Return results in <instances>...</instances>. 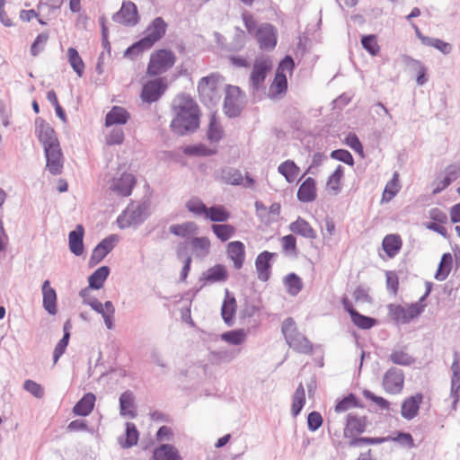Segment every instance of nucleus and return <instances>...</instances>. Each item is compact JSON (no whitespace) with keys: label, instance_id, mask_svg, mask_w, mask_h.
Returning <instances> with one entry per match:
<instances>
[{"label":"nucleus","instance_id":"69168bd1","mask_svg":"<svg viewBox=\"0 0 460 460\" xmlns=\"http://www.w3.org/2000/svg\"><path fill=\"white\" fill-rule=\"evenodd\" d=\"M235 33L232 42L229 44L227 49L229 51L237 52L243 49L245 45V32L240 27H235Z\"/></svg>","mask_w":460,"mask_h":460},{"label":"nucleus","instance_id":"680f3d73","mask_svg":"<svg viewBox=\"0 0 460 460\" xmlns=\"http://www.w3.org/2000/svg\"><path fill=\"white\" fill-rule=\"evenodd\" d=\"M49 39V31H43L37 35L31 46V54L33 57H37L41 53Z\"/></svg>","mask_w":460,"mask_h":460},{"label":"nucleus","instance_id":"09e8293b","mask_svg":"<svg viewBox=\"0 0 460 460\" xmlns=\"http://www.w3.org/2000/svg\"><path fill=\"white\" fill-rule=\"evenodd\" d=\"M67 58L68 62L75 74L79 77L83 76L84 72V63L78 51L75 48H69L67 49Z\"/></svg>","mask_w":460,"mask_h":460},{"label":"nucleus","instance_id":"052dcab7","mask_svg":"<svg viewBox=\"0 0 460 460\" xmlns=\"http://www.w3.org/2000/svg\"><path fill=\"white\" fill-rule=\"evenodd\" d=\"M344 177V167L339 164L334 172L328 177L327 185L336 193L341 191L340 183Z\"/></svg>","mask_w":460,"mask_h":460},{"label":"nucleus","instance_id":"4d7b16f0","mask_svg":"<svg viewBox=\"0 0 460 460\" xmlns=\"http://www.w3.org/2000/svg\"><path fill=\"white\" fill-rule=\"evenodd\" d=\"M361 45L371 56H376L379 53L380 48L375 34L363 35L361 37Z\"/></svg>","mask_w":460,"mask_h":460},{"label":"nucleus","instance_id":"9d476101","mask_svg":"<svg viewBox=\"0 0 460 460\" xmlns=\"http://www.w3.org/2000/svg\"><path fill=\"white\" fill-rule=\"evenodd\" d=\"M113 22L133 27L139 22V14L135 3L123 1L120 9L112 15Z\"/></svg>","mask_w":460,"mask_h":460},{"label":"nucleus","instance_id":"ddd939ff","mask_svg":"<svg viewBox=\"0 0 460 460\" xmlns=\"http://www.w3.org/2000/svg\"><path fill=\"white\" fill-rule=\"evenodd\" d=\"M276 252L263 251L260 252L255 259V269L258 279L262 282H267L271 276L272 260L277 257Z\"/></svg>","mask_w":460,"mask_h":460},{"label":"nucleus","instance_id":"a19ab883","mask_svg":"<svg viewBox=\"0 0 460 460\" xmlns=\"http://www.w3.org/2000/svg\"><path fill=\"white\" fill-rule=\"evenodd\" d=\"M453 265V257L450 252H445L443 253L440 262L438 264V267L437 269V271L435 273V279L438 281L445 280L451 270Z\"/></svg>","mask_w":460,"mask_h":460},{"label":"nucleus","instance_id":"6ab92c4d","mask_svg":"<svg viewBox=\"0 0 460 460\" xmlns=\"http://www.w3.org/2000/svg\"><path fill=\"white\" fill-rule=\"evenodd\" d=\"M423 398L424 396L421 393H417L404 399L401 407L402 417L408 420L414 419L419 414Z\"/></svg>","mask_w":460,"mask_h":460},{"label":"nucleus","instance_id":"a18cd8bd","mask_svg":"<svg viewBox=\"0 0 460 460\" xmlns=\"http://www.w3.org/2000/svg\"><path fill=\"white\" fill-rule=\"evenodd\" d=\"M212 232L221 242H226L235 234V227L229 224H214L211 226Z\"/></svg>","mask_w":460,"mask_h":460},{"label":"nucleus","instance_id":"412c9836","mask_svg":"<svg viewBox=\"0 0 460 460\" xmlns=\"http://www.w3.org/2000/svg\"><path fill=\"white\" fill-rule=\"evenodd\" d=\"M402 60L405 66L418 72L416 76L418 85L422 86L428 82V69L422 62L406 54L402 56Z\"/></svg>","mask_w":460,"mask_h":460},{"label":"nucleus","instance_id":"9b49d317","mask_svg":"<svg viewBox=\"0 0 460 460\" xmlns=\"http://www.w3.org/2000/svg\"><path fill=\"white\" fill-rule=\"evenodd\" d=\"M119 237L117 234H110L102 239L93 250L89 260V265L93 267L100 263L115 247Z\"/></svg>","mask_w":460,"mask_h":460},{"label":"nucleus","instance_id":"5701e85b","mask_svg":"<svg viewBox=\"0 0 460 460\" xmlns=\"http://www.w3.org/2000/svg\"><path fill=\"white\" fill-rule=\"evenodd\" d=\"M297 199L303 203H309L315 200L316 193V181L314 178H306L299 186L297 193Z\"/></svg>","mask_w":460,"mask_h":460},{"label":"nucleus","instance_id":"2eb2a0df","mask_svg":"<svg viewBox=\"0 0 460 460\" xmlns=\"http://www.w3.org/2000/svg\"><path fill=\"white\" fill-rule=\"evenodd\" d=\"M367 425V417H359L357 413L349 412L346 417V426L344 428V437L352 438L355 434H362L366 431Z\"/></svg>","mask_w":460,"mask_h":460},{"label":"nucleus","instance_id":"e433bc0d","mask_svg":"<svg viewBox=\"0 0 460 460\" xmlns=\"http://www.w3.org/2000/svg\"><path fill=\"white\" fill-rule=\"evenodd\" d=\"M359 398L353 393H349L348 395L343 396L341 399L338 400L335 404V411L342 412L346 411L350 408H363Z\"/></svg>","mask_w":460,"mask_h":460},{"label":"nucleus","instance_id":"7c9ffc66","mask_svg":"<svg viewBox=\"0 0 460 460\" xmlns=\"http://www.w3.org/2000/svg\"><path fill=\"white\" fill-rule=\"evenodd\" d=\"M402 246V241L399 234H386L382 241V248L387 257L394 258L399 252L401 251Z\"/></svg>","mask_w":460,"mask_h":460},{"label":"nucleus","instance_id":"bb28decb","mask_svg":"<svg viewBox=\"0 0 460 460\" xmlns=\"http://www.w3.org/2000/svg\"><path fill=\"white\" fill-rule=\"evenodd\" d=\"M41 289L43 294L44 309L50 315H55L58 313L56 290L50 287V282L49 279L43 281Z\"/></svg>","mask_w":460,"mask_h":460},{"label":"nucleus","instance_id":"1a4fd4ad","mask_svg":"<svg viewBox=\"0 0 460 460\" xmlns=\"http://www.w3.org/2000/svg\"><path fill=\"white\" fill-rule=\"evenodd\" d=\"M384 390L390 394H398L404 385V373L401 368L392 367L387 369L383 377Z\"/></svg>","mask_w":460,"mask_h":460},{"label":"nucleus","instance_id":"cd10ccee","mask_svg":"<svg viewBox=\"0 0 460 460\" xmlns=\"http://www.w3.org/2000/svg\"><path fill=\"white\" fill-rule=\"evenodd\" d=\"M289 230L297 235H300L304 238L314 240L317 238L316 231L311 226V225L301 217H298L297 219L292 222L289 226Z\"/></svg>","mask_w":460,"mask_h":460},{"label":"nucleus","instance_id":"dca6fc26","mask_svg":"<svg viewBox=\"0 0 460 460\" xmlns=\"http://www.w3.org/2000/svg\"><path fill=\"white\" fill-rule=\"evenodd\" d=\"M229 273L224 264L217 263L202 273L199 281L203 282L201 288L207 284L226 282Z\"/></svg>","mask_w":460,"mask_h":460},{"label":"nucleus","instance_id":"bf43d9fd","mask_svg":"<svg viewBox=\"0 0 460 460\" xmlns=\"http://www.w3.org/2000/svg\"><path fill=\"white\" fill-rule=\"evenodd\" d=\"M389 359L395 365L411 366L415 362V358L402 350H394L389 355Z\"/></svg>","mask_w":460,"mask_h":460},{"label":"nucleus","instance_id":"13d9d810","mask_svg":"<svg viewBox=\"0 0 460 460\" xmlns=\"http://www.w3.org/2000/svg\"><path fill=\"white\" fill-rule=\"evenodd\" d=\"M423 45L433 47L436 49L439 50L444 55H447L451 53L453 47L450 43L446 42L438 38H424L423 39Z\"/></svg>","mask_w":460,"mask_h":460},{"label":"nucleus","instance_id":"5fc2aeb1","mask_svg":"<svg viewBox=\"0 0 460 460\" xmlns=\"http://www.w3.org/2000/svg\"><path fill=\"white\" fill-rule=\"evenodd\" d=\"M387 441H389V438H385V437H353L349 441V446L352 447H358L363 445H380Z\"/></svg>","mask_w":460,"mask_h":460},{"label":"nucleus","instance_id":"49530a36","mask_svg":"<svg viewBox=\"0 0 460 460\" xmlns=\"http://www.w3.org/2000/svg\"><path fill=\"white\" fill-rule=\"evenodd\" d=\"M221 180L226 184L241 185L243 183V177L238 169L226 167L221 171Z\"/></svg>","mask_w":460,"mask_h":460},{"label":"nucleus","instance_id":"603ef678","mask_svg":"<svg viewBox=\"0 0 460 460\" xmlns=\"http://www.w3.org/2000/svg\"><path fill=\"white\" fill-rule=\"evenodd\" d=\"M354 325L361 330H369L377 325V319L360 314L358 311L350 318Z\"/></svg>","mask_w":460,"mask_h":460},{"label":"nucleus","instance_id":"79ce46f5","mask_svg":"<svg viewBox=\"0 0 460 460\" xmlns=\"http://www.w3.org/2000/svg\"><path fill=\"white\" fill-rule=\"evenodd\" d=\"M305 404V388L302 383L298 385L296 387L293 397H292V405H291V414L294 418L298 416L302 411L304 406Z\"/></svg>","mask_w":460,"mask_h":460},{"label":"nucleus","instance_id":"4c0bfd02","mask_svg":"<svg viewBox=\"0 0 460 460\" xmlns=\"http://www.w3.org/2000/svg\"><path fill=\"white\" fill-rule=\"evenodd\" d=\"M288 91V79L282 71H276L274 79L270 86V95L276 97Z\"/></svg>","mask_w":460,"mask_h":460},{"label":"nucleus","instance_id":"f257e3e1","mask_svg":"<svg viewBox=\"0 0 460 460\" xmlns=\"http://www.w3.org/2000/svg\"><path fill=\"white\" fill-rule=\"evenodd\" d=\"M175 117L171 121L172 131L179 136L194 133L199 127V109L190 97L184 96L177 106H173Z\"/></svg>","mask_w":460,"mask_h":460},{"label":"nucleus","instance_id":"3c124183","mask_svg":"<svg viewBox=\"0 0 460 460\" xmlns=\"http://www.w3.org/2000/svg\"><path fill=\"white\" fill-rule=\"evenodd\" d=\"M152 47L143 38L128 46L124 51V57L134 60L137 56Z\"/></svg>","mask_w":460,"mask_h":460},{"label":"nucleus","instance_id":"c85d7f7f","mask_svg":"<svg viewBox=\"0 0 460 460\" xmlns=\"http://www.w3.org/2000/svg\"><path fill=\"white\" fill-rule=\"evenodd\" d=\"M129 119L130 114L125 108L113 106L105 116V126L125 125Z\"/></svg>","mask_w":460,"mask_h":460},{"label":"nucleus","instance_id":"393cba45","mask_svg":"<svg viewBox=\"0 0 460 460\" xmlns=\"http://www.w3.org/2000/svg\"><path fill=\"white\" fill-rule=\"evenodd\" d=\"M139 439V431L133 422H126L125 433L118 438V444L123 449H128L136 446Z\"/></svg>","mask_w":460,"mask_h":460},{"label":"nucleus","instance_id":"20e7f679","mask_svg":"<svg viewBox=\"0 0 460 460\" xmlns=\"http://www.w3.org/2000/svg\"><path fill=\"white\" fill-rule=\"evenodd\" d=\"M244 99L245 94L240 87L227 84L223 104L225 114L230 119L239 117L245 107Z\"/></svg>","mask_w":460,"mask_h":460},{"label":"nucleus","instance_id":"4be33fe9","mask_svg":"<svg viewBox=\"0 0 460 460\" xmlns=\"http://www.w3.org/2000/svg\"><path fill=\"white\" fill-rule=\"evenodd\" d=\"M236 299L231 295L229 290L226 289V296L221 306V316L225 323L228 326L234 324V319L236 313Z\"/></svg>","mask_w":460,"mask_h":460},{"label":"nucleus","instance_id":"423d86ee","mask_svg":"<svg viewBox=\"0 0 460 460\" xmlns=\"http://www.w3.org/2000/svg\"><path fill=\"white\" fill-rule=\"evenodd\" d=\"M46 158V168L52 175H59L64 168V155L60 143L43 147Z\"/></svg>","mask_w":460,"mask_h":460},{"label":"nucleus","instance_id":"e2e57ef3","mask_svg":"<svg viewBox=\"0 0 460 460\" xmlns=\"http://www.w3.org/2000/svg\"><path fill=\"white\" fill-rule=\"evenodd\" d=\"M388 315L396 323H407L405 307L402 305L389 304L387 305Z\"/></svg>","mask_w":460,"mask_h":460},{"label":"nucleus","instance_id":"0e129e2a","mask_svg":"<svg viewBox=\"0 0 460 460\" xmlns=\"http://www.w3.org/2000/svg\"><path fill=\"white\" fill-rule=\"evenodd\" d=\"M385 438H389V441H394L399 443L402 446L407 447L409 448L414 447V439L411 433L405 431H397L395 436H387Z\"/></svg>","mask_w":460,"mask_h":460},{"label":"nucleus","instance_id":"6e6552de","mask_svg":"<svg viewBox=\"0 0 460 460\" xmlns=\"http://www.w3.org/2000/svg\"><path fill=\"white\" fill-rule=\"evenodd\" d=\"M167 89L165 78L157 77L148 80L142 86L140 97L144 102L153 103L157 102Z\"/></svg>","mask_w":460,"mask_h":460},{"label":"nucleus","instance_id":"a211bd4d","mask_svg":"<svg viewBox=\"0 0 460 460\" xmlns=\"http://www.w3.org/2000/svg\"><path fill=\"white\" fill-rule=\"evenodd\" d=\"M271 69V64L267 60L255 61L250 75V81L253 92H258L265 81L268 72Z\"/></svg>","mask_w":460,"mask_h":460},{"label":"nucleus","instance_id":"f03ea898","mask_svg":"<svg viewBox=\"0 0 460 460\" xmlns=\"http://www.w3.org/2000/svg\"><path fill=\"white\" fill-rule=\"evenodd\" d=\"M281 332L286 342L293 350L301 354L313 353L312 342L297 331L296 322L292 317H288L283 321Z\"/></svg>","mask_w":460,"mask_h":460},{"label":"nucleus","instance_id":"473e14b6","mask_svg":"<svg viewBox=\"0 0 460 460\" xmlns=\"http://www.w3.org/2000/svg\"><path fill=\"white\" fill-rule=\"evenodd\" d=\"M149 207L150 202L148 199L138 203L137 207L131 211L129 215L130 222L126 224V226H139L143 224L149 216Z\"/></svg>","mask_w":460,"mask_h":460},{"label":"nucleus","instance_id":"7ed1b4c3","mask_svg":"<svg viewBox=\"0 0 460 460\" xmlns=\"http://www.w3.org/2000/svg\"><path fill=\"white\" fill-rule=\"evenodd\" d=\"M175 61L176 56L172 50L167 49H157L150 56L146 74L149 76H158L172 68Z\"/></svg>","mask_w":460,"mask_h":460},{"label":"nucleus","instance_id":"f704fd0d","mask_svg":"<svg viewBox=\"0 0 460 460\" xmlns=\"http://www.w3.org/2000/svg\"><path fill=\"white\" fill-rule=\"evenodd\" d=\"M182 153L188 156L204 157V156H210V155H216L217 150L208 147L203 143H199V144H195V145H188V146H183Z\"/></svg>","mask_w":460,"mask_h":460},{"label":"nucleus","instance_id":"de8ad7c7","mask_svg":"<svg viewBox=\"0 0 460 460\" xmlns=\"http://www.w3.org/2000/svg\"><path fill=\"white\" fill-rule=\"evenodd\" d=\"M198 232V226L194 222H185L183 224L172 225L170 233L176 236L187 237Z\"/></svg>","mask_w":460,"mask_h":460},{"label":"nucleus","instance_id":"f3484780","mask_svg":"<svg viewBox=\"0 0 460 460\" xmlns=\"http://www.w3.org/2000/svg\"><path fill=\"white\" fill-rule=\"evenodd\" d=\"M226 256L233 261L234 270H240L243 268L245 261V245L241 241H232L226 244Z\"/></svg>","mask_w":460,"mask_h":460},{"label":"nucleus","instance_id":"37998d69","mask_svg":"<svg viewBox=\"0 0 460 460\" xmlns=\"http://www.w3.org/2000/svg\"><path fill=\"white\" fill-rule=\"evenodd\" d=\"M229 211L222 205H213L208 208L206 217L212 222H226L229 219Z\"/></svg>","mask_w":460,"mask_h":460},{"label":"nucleus","instance_id":"338daca9","mask_svg":"<svg viewBox=\"0 0 460 460\" xmlns=\"http://www.w3.org/2000/svg\"><path fill=\"white\" fill-rule=\"evenodd\" d=\"M330 157L333 160L342 162L349 166H353L355 164L353 155L347 149L339 148L332 150L330 154Z\"/></svg>","mask_w":460,"mask_h":460},{"label":"nucleus","instance_id":"c03bdc74","mask_svg":"<svg viewBox=\"0 0 460 460\" xmlns=\"http://www.w3.org/2000/svg\"><path fill=\"white\" fill-rule=\"evenodd\" d=\"M247 337L244 329H234L225 332L221 334V340L234 346L243 344Z\"/></svg>","mask_w":460,"mask_h":460},{"label":"nucleus","instance_id":"8fccbe9b","mask_svg":"<svg viewBox=\"0 0 460 460\" xmlns=\"http://www.w3.org/2000/svg\"><path fill=\"white\" fill-rule=\"evenodd\" d=\"M223 136L224 131L219 123L217 121L216 115L212 114L208 124L207 138L211 143H217L223 138Z\"/></svg>","mask_w":460,"mask_h":460},{"label":"nucleus","instance_id":"58836bf2","mask_svg":"<svg viewBox=\"0 0 460 460\" xmlns=\"http://www.w3.org/2000/svg\"><path fill=\"white\" fill-rule=\"evenodd\" d=\"M196 257H205L210 252V241L206 236L192 237L190 241Z\"/></svg>","mask_w":460,"mask_h":460},{"label":"nucleus","instance_id":"c9c22d12","mask_svg":"<svg viewBox=\"0 0 460 460\" xmlns=\"http://www.w3.org/2000/svg\"><path fill=\"white\" fill-rule=\"evenodd\" d=\"M283 284L287 292L293 296L298 295L304 288L302 279L295 272L286 275L283 279Z\"/></svg>","mask_w":460,"mask_h":460},{"label":"nucleus","instance_id":"6e6d98bb","mask_svg":"<svg viewBox=\"0 0 460 460\" xmlns=\"http://www.w3.org/2000/svg\"><path fill=\"white\" fill-rule=\"evenodd\" d=\"M282 251L285 254L296 257L298 249L296 246V238L294 234H287L281 238Z\"/></svg>","mask_w":460,"mask_h":460},{"label":"nucleus","instance_id":"a878e982","mask_svg":"<svg viewBox=\"0 0 460 460\" xmlns=\"http://www.w3.org/2000/svg\"><path fill=\"white\" fill-rule=\"evenodd\" d=\"M96 396L93 393H86L83 397L74 405L72 412L75 416L86 417L91 414L94 409Z\"/></svg>","mask_w":460,"mask_h":460},{"label":"nucleus","instance_id":"f8f14e48","mask_svg":"<svg viewBox=\"0 0 460 460\" xmlns=\"http://www.w3.org/2000/svg\"><path fill=\"white\" fill-rule=\"evenodd\" d=\"M35 134L43 147L59 143L53 127L40 117L35 119Z\"/></svg>","mask_w":460,"mask_h":460},{"label":"nucleus","instance_id":"4468645a","mask_svg":"<svg viewBox=\"0 0 460 460\" xmlns=\"http://www.w3.org/2000/svg\"><path fill=\"white\" fill-rule=\"evenodd\" d=\"M167 23L163 17L155 18L146 30V35L142 37L145 41L153 47L166 33Z\"/></svg>","mask_w":460,"mask_h":460},{"label":"nucleus","instance_id":"72a5a7b5","mask_svg":"<svg viewBox=\"0 0 460 460\" xmlns=\"http://www.w3.org/2000/svg\"><path fill=\"white\" fill-rule=\"evenodd\" d=\"M111 273L109 266L103 265L95 270L88 277V285L93 290L101 289Z\"/></svg>","mask_w":460,"mask_h":460},{"label":"nucleus","instance_id":"864d4df0","mask_svg":"<svg viewBox=\"0 0 460 460\" xmlns=\"http://www.w3.org/2000/svg\"><path fill=\"white\" fill-rule=\"evenodd\" d=\"M185 208L189 212L194 214L195 216H203L204 217H206L208 207L198 197H193L190 199H189L185 204Z\"/></svg>","mask_w":460,"mask_h":460},{"label":"nucleus","instance_id":"aec40b11","mask_svg":"<svg viewBox=\"0 0 460 460\" xmlns=\"http://www.w3.org/2000/svg\"><path fill=\"white\" fill-rule=\"evenodd\" d=\"M84 228L82 225H77L68 234V247L70 252L75 256H81L84 252Z\"/></svg>","mask_w":460,"mask_h":460},{"label":"nucleus","instance_id":"c756f323","mask_svg":"<svg viewBox=\"0 0 460 460\" xmlns=\"http://www.w3.org/2000/svg\"><path fill=\"white\" fill-rule=\"evenodd\" d=\"M153 460H182L178 449L172 444H161L157 446L152 456Z\"/></svg>","mask_w":460,"mask_h":460},{"label":"nucleus","instance_id":"ea45409f","mask_svg":"<svg viewBox=\"0 0 460 460\" xmlns=\"http://www.w3.org/2000/svg\"><path fill=\"white\" fill-rule=\"evenodd\" d=\"M278 172L288 183H292L296 179L300 169L293 160H286L279 165Z\"/></svg>","mask_w":460,"mask_h":460},{"label":"nucleus","instance_id":"b1692460","mask_svg":"<svg viewBox=\"0 0 460 460\" xmlns=\"http://www.w3.org/2000/svg\"><path fill=\"white\" fill-rule=\"evenodd\" d=\"M119 414L121 416H128L130 419H135L137 417V413L133 392H131L130 390L123 392L119 396Z\"/></svg>","mask_w":460,"mask_h":460},{"label":"nucleus","instance_id":"2f4dec72","mask_svg":"<svg viewBox=\"0 0 460 460\" xmlns=\"http://www.w3.org/2000/svg\"><path fill=\"white\" fill-rule=\"evenodd\" d=\"M136 184V178L131 173H123L114 183L113 190L122 197H128Z\"/></svg>","mask_w":460,"mask_h":460},{"label":"nucleus","instance_id":"774afa93","mask_svg":"<svg viewBox=\"0 0 460 460\" xmlns=\"http://www.w3.org/2000/svg\"><path fill=\"white\" fill-rule=\"evenodd\" d=\"M344 143L357 154H358L361 157L365 156L363 145L358 137L354 132H349L346 136Z\"/></svg>","mask_w":460,"mask_h":460},{"label":"nucleus","instance_id":"0eeeda50","mask_svg":"<svg viewBox=\"0 0 460 460\" xmlns=\"http://www.w3.org/2000/svg\"><path fill=\"white\" fill-rule=\"evenodd\" d=\"M254 38L261 49L271 50L275 49L278 42V31L273 24L263 22L256 29Z\"/></svg>","mask_w":460,"mask_h":460},{"label":"nucleus","instance_id":"39448f33","mask_svg":"<svg viewBox=\"0 0 460 460\" xmlns=\"http://www.w3.org/2000/svg\"><path fill=\"white\" fill-rule=\"evenodd\" d=\"M198 92L200 102L209 106L216 103L217 94V77L216 75L202 77L198 83Z\"/></svg>","mask_w":460,"mask_h":460}]
</instances>
